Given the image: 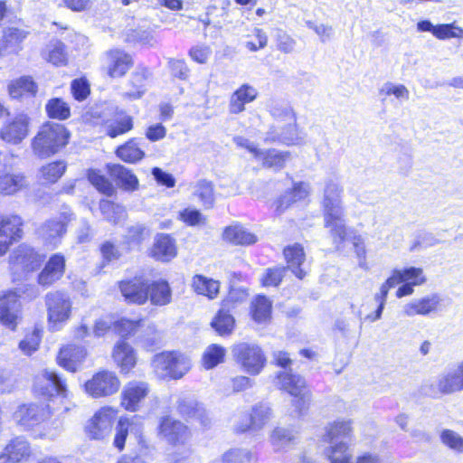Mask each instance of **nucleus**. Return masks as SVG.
Instances as JSON below:
<instances>
[{
  "label": "nucleus",
  "mask_w": 463,
  "mask_h": 463,
  "mask_svg": "<svg viewBox=\"0 0 463 463\" xmlns=\"http://www.w3.org/2000/svg\"><path fill=\"white\" fill-rule=\"evenodd\" d=\"M342 194L343 188L338 183L333 180L326 181L321 202L324 225L329 230L336 249H339L347 237Z\"/></svg>",
  "instance_id": "1"
},
{
  "label": "nucleus",
  "mask_w": 463,
  "mask_h": 463,
  "mask_svg": "<svg viewBox=\"0 0 463 463\" xmlns=\"http://www.w3.org/2000/svg\"><path fill=\"white\" fill-rule=\"evenodd\" d=\"M69 137L70 134L63 125L44 124L32 141L33 153L42 158L49 157L63 148Z\"/></svg>",
  "instance_id": "2"
},
{
  "label": "nucleus",
  "mask_w": 463,
  "mask_h": 463,
  "mask_svg": "<svg viewBox=\"0 0 463 463\" xmlns=\"http://www.w3.org/2000/svg\"><path fill=\"white\" fill-rule=\"evenodd\" d=\"M152 368L161 379H180L190 370L191 361L180 352H162L153 357Z\"/></svg>",
  "instance_id": "3"
},
{
  "label": "nucleus",
  "mask_w": 463,
  "mask_h": 463,
  "mask_svg": "<svg viewBox=\"0 0 463 463\" xmlns=\"http://www.w3.org/2000/svg\"><path fill=\"white\" fill-rule=\"evenodd\" d=\"M48 326L52 331L61 330L70 320L72 302L70 296L62 291L49 292L45 296Z\"/></svg>",
  "instance_id": "4"
},
{
  "label": "nucleus",
  "mask_w": 463,
  "mask_h": 463,
  "mask_svg": "<svg viewBox=\"0 0 463 463\" xmlns=\"http://www.w3.org/2000/svg\"><path fill=\"white\" fill-rule=\"evenodd\" d=\"M232 354L241 369L250 375L260 373L266 364V356L256 344L242 342L234 345Z\"/></svg>",
  "instance_id": "5"
},
{
  "label": "nucleus",
  "mask_w": 463,
  "mask_h": 463,
  "mask_svg": "<svg viewBox=\"0 0 463 463\" xmlns=\"http://www.w3.org/2000/svg\"><path fill=\"white\" fill-rule=\"evenodd\" d=\"M33 392L34 395L50 399L54 394L62 398L67 397V389L64 383L54 371L44 369L39 372L33 379Z\"/></svg>",
  "instance_id": "6"
},
{
  "label": "nucleus",
  "mask_w": 463,
  "mask_h": 463,
  "mask_svg": "<svg viewBox=\"0 0 463 463\" xmlns=\"http://www.w3.org/2000/svg\"><path fill=\"white\" fill-rule=\"evenodd\" d=\"M84 387L86 392L94 398L106 397L118 391L120 381L114 372L103 370L87 381Z\"/></svg>",
  "instance_id": "7"
},
{
  "label": "nucleus",
  "mask_w": 463,
  "mask_h": 463,
  "mask_svg": "<svg viewBox=\"0 0 463 463\" xmlns=\"http://www.w3.org/2000/svg\"><path fill=\"white\" fill-rule=\"evenodd\" d=\"M52 411L49 404L30 403L20 405L14 413V421L24 429H31L49 419Z\"/></svg>",
  "instance_id": "8"
},
{
  "label": "nucleus",
  "mask_w": 463,
  "mask_h": 463,
  "mask_svg": "<svg viewBox=\"0 0 463 463\" xmlns=\"http://www.w3.org/2000/svg\"><path fill=\"white\" fill-rule=\"evenodd\" d=\"M150 393L148 383L133 380L127 383L120 393V405L128 411H139L144 401Z\"/></svg>",
  "instance_id": "9"
},
{
  "label": "nucleus",
  "mask_w": 463,
  "mask_h": 463,
  "mask_svg": "<svg viewBox=\"0 0 463 463\" xmlns=\"http://www.w3.org/2000/svg\"><path fill=\"white\" fill-rule=\"evenodd\" d=\"M23 220L16 214H0V256L23 236Z\"/></svg>",
  "instance_id": "10"
},
{
  "label": "nucleus",
  "mask_w": 463,
  "mask_h": 463,
  "mask_svg": "<svg viewBox=\"0 0 463 463\" xmlns=\"http://www.w3.org/2000/svg\"><path fill=\"white\" fill-rule=\"evenodd\" d=\"M133 64L132 56L121 49H110L103 55V70L110 78L123 77Z\"/></svg>",
  "instance_id": "11"
},
{
  "label": "nucleus",
  "mask_w": 463,
  "mask_h": 463,
  "mask_svg": "<svg viewBox=\"0 0 463 463\" xmlns=\"http://www.w3.org/2000/svg\"><path fill=\"white\" fill-rule=\"evenodd\" d=\"M117 411L111 407L101 408L89 420L85 427L87 435L93 439H102L107 437L112 429Z\"/></svg>",
  "instance_id": "12"
},
{
  "label": "nucleus",
  "mask_w": 463,
  "mask_h": 463,
  "mask_svg": "<svg viewBox=\"0 0 463 463\" xmlns=\"http://www.w3.org/2000/svg\"><path fill=\"white\" fill-rule=\"evenodd\" d=\"M30 118L25 113L15 115L0 129V138L13 145L20 144L29 133Z\"/></svg>",
  "instance_id": "13"
},
{
  "label": "nucleus",
  "mask_w": 463,
  "mask_h": 463,
  "mask_svg": "<svg viewBox=\"0 0 463 463\" xmlns=\"http://www.w3.org/2000/svg\"><path fill=\"white\" fill-rule=\"evenodd\" d=\"M43 258L26 245L19 246L10 257L12 269L16 273L31 272L40 267Z\"/></svg>",
  "instance_id": "14"
},
{
  "label": "nucleus",
  "mask_w": 463,
  "mask_h": 463,
  "mask_svg": "<svg viewBox=\"0 0 463 463\" xmlns=\"http://www.w3.org/2000/svg\"><path fill=\"white\" fill-rule=\"evenodd\" d=\"M436 388L444 395L463 391V360L443 372L437 380Z\"/></svg>",
  "instance_id": "15"
},
{
  "label": "nucleus",
  "mask_w": 463,
  "mask_h": 463,
  "mask_svg": "<svg viewBox=\"0 0 463 463\" xmlns=\"http://www.w3.org/2000/svg\"><path fill=\"white\" fill-rule=\"evenodd\" d=\"M272 418V411L269 405L258 403L251 408L250 414L241 416V420L235 425L238 432L248 430H261Z\"/></svg>",
  "instance_id": "16"
},
{
  "label": "nucleus",
  "mask_w": 463,
  "mask_h": 463,
  "mask_svg": "<svg viewBox=\"0 0 463 463\" xmlns=\"http://www.w3.org/2000/svg\"><path fill=\"white\" fill-rule=\"evenodd\" d=\"M33 455V449L26 439L16 437L11 439L0 454V463H25Z\"/></svg>",
  "instance_id": "17"
},
{
  "label": "nucleus",
  "mask_w": 463,
  "mask_h": 463,
  "mask_svg": "<svg viewBox=\"0 0 463 463\" xmlns=\"http://www.w3.org/2000/svg\"><path fill=\"white\" fill-rule=\"evenodd\" d=\"M19 296L15 291H7L0 298V322L12 330L16 328L21 318Z\"/></svg>",
  "instance_id": "18"
},
{
  "label": "nucleus",
  "mask_w": 463,
  "mask_h": 463,
  "mask_svg": "<svg viewBox=\"0 0 463 463\" xmlns=\"http://www.w3.org/2000/svg\"><path fill=\"white\" fill-rule=\"evenodd\" d=\"M159 433L167 442L174 445L184 444L190 438L188 428L171 417L162 419Z\"/></svg>",
  "instance_id": "19"
},
{
  "label": "nucleus",
  "mask_w": 463,
  "mask_h": 463,
  "mask_svg": "<svg viewBox=\"0 0 463 463\" xmlns=\"http://www.w3.org/2000/svg\"><path fill=\"white\" fill-rule=\"evenodd\" d=\"M266 140L293 146L301 144L303 137L300 136L295 121L294 123L285 122L283 125H273L267 133Z\"/></svg>",
  "instance_id": "20"
},
{
  "label": "nucleus",
  "mask_w": 463,
  "mask_h": 463,
  "mask_svg": "<svg viewBox=\"0 0 463 463\" xmlns=\"http://www.w3.org/2000/svg\"><path fill=\"white\" fill-rule=\"evenodd\" d=\"M440 304V298L437 295L427 296L421 298L413 299L402 307V313L405 317H412L415 316H429L438 311Z\"/></svg>",
  "instance_id": "21"
},
{
  "label": "nucleus",
  "mask_w": 463,
  "mask_h": 463,
  "mask_svg": "<svg viewBox=\"0 0 463 463\" xmlns=\"http://www.w3.org/2000/svg\"><path fill=\"white\" fill-rule=\"evenodd\" d=\"M87 356V350L83 346L68 345L62 347L57 356L60 366L70 372H76Z\"/></svg>",
  "instance_id": "22"
},
{
  "label": "nucleus",
  "mask_w": 463,
  "mask_h": 463,
  "mask_svg": "<svg viewBox=\"0 0 463 463\" xmlns=\"http://www.w3.org/2000/svg\"><path fill=\"white\" fill-rule=\"evenodd\" d=\"M71 214L69 213H62L58 220L52 219L47 221L41 227L39 232L46 243L53 247L57 246L60 238L65 233V226L71 221Z\"/></svg>",
  "instance_id": "23"
},
{
  "label": "nucleus",
  "mask_w": 463,
  "mask_h": 463,
  "mask_svg": "<svg viewBox=\"0 0 463 463\" xmlns=\"http://www.w3.org/2000/svg\"><path fill=\"white\" fill-rule=\"evenodd\" d=\"M119 288L123 297L129 303L141 305L148 298V285L140 278L122 281Z\"/></svg>",
  "instance_id": "24"
},
{
  "label": "nucleus",
  "mask_w": 463,
  "mask_h": 463,
  "mask_svg": "<svg viewBox=\"0 0 463 463\" xmlns=\"http://www.w3.org/2000/svg\"><path fill=\"white\" fill-rule=\"evenodd\" d=\"M65 271V259L61 254L52 255L38 276V283L42 286H51L59 280Z\"/></svg>",
  "instance_id": "25"
},
{
  "label": "nucleus",
  "mask_w": 463,
  "mask_h": 463,
  "mask_svg": "<svg viewBox=\"0 0 463 463\" xmlns=\"http://www.w3.org/2000/svg\"><path fill=\"white\" fill-rule=\"evenodd\" d=\"M284 257L288 263V269H290L298 279H304L307 273L304 248L298 243L288 246L284 249Z\"/></svg>",
  "instance_id": "26"
},
{
  "label": "nucleus",
  "mask_w": 463,
  "mask_h": 463,
  "mask_svg": "<svg viewBox=\"0 0 463 463\" xmlns=\"http://www.w3.org/2000/svg\"><path fill=\"white\" fill-rule=\"evenodd\" d=\"M258 97V90L253 86L244 83L232 95L229 100V112L240 114L245 110V105L254 101Z\"/></svg>",
  "instance_id": "27"
},
{
  "label": "nucleus",
  "mask_w": 463,
  "mask_h": 463,
  "mask_svg": "<svg viewBox=\"0 0 463 463\" xmlns=\"http://www.w3.org/2000/svg\"><path fill=\"white\" fill-rule=\"evenodd\" d=\"M142 430L141 418L133 416L131 418L121 417L117 426V432L114 439L115 447L122 450L125 446L128 435L134 434L138 437Z\"/></svg>",
  "instance_id": "28"
},
{
  "label": "nucleus",
  "mask_w": 463,
  "mask_h": 463,
  "mask_svg": "<svg viewBox=\"0 0 463 463\" xmlns=\"http://www.w3.org/2000/svg\"><path fill=\"white\" fill-rule=\"evenodd\" d=\"M112 358L122 373H128L137 364V354L134 348L124 341L115 345Z\"/></svg>",
  "instance_id": "29"
},
{
  "label": "nucleus",
  "mask_w": 463,
  "mask_h": 463,
  "mask_svg": "<svg viewBox=\"0 0 463 463\" xmlns=\"http://www.w3.org/2000/svg\"><path fill=\"white\" fill-rule=\"evenodd\" d=\"M152 256L160 261H170L177 255V247L175 239L168 234L160 233L155 237L152 247Z\"/></svg>",
  "instance_id": "30"
},
{
  "label": "nucleus",
  "mask_w": 463,
  "mask_h": 463,
  "mask_svg": "<svg viewBox=\"0 0 463 463\" xmlns=\"http://www.w3.org/2000/svg\"><path fill=\"white\" fill-rule=\"evenodd\" d=\"M394 287L400 283H410L413 286H420L426 281L423 270L420 268L409 267L405 269H395L389 277Z\"/></svg>",
  "instance_id": "31"
},
{
  "label": "nucleus",
  "mask_w": 463,
  "mask_h": 463,
  "mask_svg": "<svg viewBox=\"0 0 463 463\" xmlns=\"http://www.w3.org/2000/svg\"><path fill=\"white\" fill-rule=\"evenodd\" d=\"M290 159V153L277 149L260 150L256 160L261 162L264 167L280 170Z\"/></svg>",
  "instance_id": "32"
},
{
  "label": "nucleus",
  "mask_w": 463,
  "mask_h": 463,
  "mask_svg": "<svg viewBox=\"0 0 463 463\" xmlns=\"http://www.w3.org/2000/svg\"><path fill=\"white\" fill-rule=\"evenodd\" d=\"M310 194V186L307 183L295 184L292 190L286 192L276 203L277 211L282 213L292 203L306 199Z\"/></svg>",
  "instance_id": "33"
},
{
  "label": "nucleus",
  "mask_w": 463,
  "mask_h": 463,
  "mask_svg": "<svg viewBox=\"0 0 463 463\" xmlns=\"http://www.w3.org/2000/svg\"><path fill=\"white\" fill-rule=\"evenodd\" d=\"M25 37L24 31H5L0 40V55L17 54Z\"/></svg>",
  "instance_id": "34"
},
{
  "label": "nucleus",
  "mask_w": 463,
  "mask_h": 463,
  "mask_svg": "<svg viewBox=\"0 0 463 463\" xmlns=\"http://www.w3.org/2000/svg\"><path fill=\"white\" fill-rule=\"evenodd\" d=\"M277 385L290 395H299V392L307 387L304 378L286 371L278 373Z\"/></svg>",
  "instance_id": "35"
},
{
  "label": "nucleus",
  "mask_w": 463,
  "mask_h": 463,
  "mask_svg": "<svg viewBox=\"0 0 463 463\" xmlns=\"http://www.w3.org/2000/svg\"><path fill=\"white\" fill-rule=\"evenodd\" d=\"M352 433L351 420H335L326 427L324 439L328 443L345 441Z\"/></svg>",
  "instance_id": "36"
},
{
  "label": "nucleus",
  "mask_w": 463,
  "mask_h": 463,
  "mask_svg": "<svg viewBox=\"0 0 463 463\" xmlns=\"http://www.w3.org/2000/svg\"><path fill=\"white\" fill-rule=\"evenodd\" d=\"M192 288L197 294L207 297L209 299H214L220 291V282L197 274L193 277Z\"/></svg>",
  "instance_id": "37"
},
{
  "label": "nucleus",
  "mask_w": 463,
  "mask_h": 463,
  "mask_svg": "<svg viewBox=\"0 0 463 463\" xmlns=\"http://www.w3.org/2000/svg\"><path fill=\"white\" fill-rule=\"evenodd\" d=\"M43 58L56 67L66 66L69 61L66 47L60 41H52L46 45Z\"/></svg>",
  "instance_id": "38"
},
{
  "label": "nucleus",
  "mask_w": 463,
  "mask_h": 463,
  "mask_svg": "<svg viewBox=\"0 0 463 463\" xmlns=\"http://www.w3.org/2000/svg\"><path fill=\"white\" fill-rule=\"evenodd\" d=\"M223 239L235 245H250L257 241L253 233L248 232L243 226L234 224L227 227L223 232Z\"/></svg>",
  "instance_id": "39"
},
{
  "label": "nucleus",
  "mask_w": 463,
  "mask_h": 463,
  "mask_svg": "<svg viewBox=\"0 0 463 463\" xmlns=\"http://www.w3.org/2000/svg\"><path fill=\"white\" fill-rule=\"evenodd\" d=\"M28 182L23 174H5L0 175V194H14L26 188Z\"/></svg>",
  "instance_id": "40"
},
{
  "label": "nucleus",
  "mask_w": 463,
  "mask_h": 463,
  "mask_svg": "<svg viewBox=\"0 0 463 463\" xmlns=\"http://www.w3.org/2000/svg\"><path fill=\"white\" fill-rule=\"evenodd\" d=\"M109 173L116 179L118 184L127 191H134L138 186V180L128 168L121 165H111L109 166Z\"/></svg>",
  "instance_id": "41"
},
{
  "label": "nucleus",
  "mask_w": 463,
  "mask_h": 463,
  "mask_svg": "<svg viewBox=\"0 0 463 463\" xmlns=\"http://www.w3.org/2000/svg\"><path fill=\"white\" fill-rule=\"evenodd\" d=\"M148 296L153 305L164 306L171 300V288L166 281L161 280L148 286Z\"/></svg>",
  "instance_id": "42"
},
{
  "label": "nucleus",
  "mask_w": 463,
  "mask_h": 463,
  "mask_svg": "<svg viewBox=\"0 0 463 463\" xmlns=\"http://www.w3.org/2000/svg\"><path fill=\"white\" fill-rule=\"evenodd\" d=\"M271 301L264 296H258L251 303V316L255 322L264 324L271 317Z\"/></svg>",
  "instance_id": "43"
},
{
  "label": "nucleus",
  "mask_w": 463,
  "mask_h": 463,
  "mask_svg": "<svg viewBox=\"0 0 463 463\" xmlns=\"http://www.w3.org/2000/svg\"><path fill=\"white\" fill-rule=\"evenodd\" d=\"M133 128L132 118L120 111L116 113L114 119L107 124V134L110 137H116L125 134Z\"/></svg>",
  "instance_id": "44"
},
{
  "label": "nucleus",
  "mask_w": 463,
  "mask_h": 463,
  "mask_svg": "<svg viewBox=\"0 0 463 463\" xmlns=\"http://www.w3.org/2000/svg\"><path fill=\"white\" fill-rule=\"evenodd\" d=\"M325 455L330 463H350L352 458V453L345 441L330 443L325 450Z\"/></svg>",
  "instance_id": "45"
},
{
  "label": "nucleus",
  "mask_w": 463,
  "mask_h": 463,
  "mask_svg": "<svg viewBox=\"0 0 463 463\" xmlns=\"http://www.w3.org/2000/svg\"><path fill=\"white\" fill-rule=\"evenodd\" d=\"M9 94L14 99H18L25 93L35 94L37 86L31 77L24 76L13 80L8 85Z\"/></svg>",
  "instance_id": "46"
},
{
  "label": "nucleus",
  "mask_w": 463,
  "mask_h": 463,
  "mask_svg": "<svg viewBox=\"0 0 463 463\" xmlns=\"http://www.w3.org/2000/svg\"><path fill=\"white\" fill-rule=\"evenodd\" d=\"M226 350L224 347L213 344L203 352L202 364L206 369H213L224 361Z\"/></svg>",
  "instance_id": "47"
},
{
  "label": "nucleus",
  "mask_w": 463,
  "mask_h": 463,
  "mask_svg": "<svg viewBox=\"0 0 463 463\" xmlns=\"http://www.w3.org/2000/svg\"><path fill=\"white\" fill-rule=\"evenodd\" d=\"M392 288H394V285L391 281V279L388 278L385 280V282H383L381 285V287L379 288V292H377L373 297L374 301L378 305V307L375 310V313L373 315H368L366 317V319H368L372 322H374L382 317V314H383V311L385 304H386L388 293H389L390 289H392Z\"/></svg>",
  "instance_id": "48"
},
{
  "label": "nucleus",
  "mask_w": 463,
  "mask_h": 463,
  "mask_svg": "<svg viewBox=\"0 0 463 463\" xmlns=\"http://www.w3.org/2000/svg\"><path fill=\"white\" fill-rule=\"evenodd\" d=\"M99 209L105 219L113 223H118L127 215L122 205L116 204L109 200H101L99 202Z\"/></svg>",
  "instance_id": "49"
},
{
  "label": "nucleus",
  "mask_w": 463,
  "mask_h": 463,
  "mask_svg": "<svg viewBox=\"0 0 463 463\" xmlns=\"http://www.w3.org/2000/svg\"><path fill=\"white\" fill-rule=\"evenodd\" d=\"M233 317L222 308L212 321L211 325L220 335H230L234 328Z\"/></svg>",
  "instance_id": "50"
},
{
  "label": "nucleus",
  "mask_w": 463,
  "mask_h": 463,
  "mask_svg": "<svg viewBox=\"0 0 463 463\" xmlns=\"http://www.w3.org/2000/svg\"><path fill=\"white\" fill-rule=\"evenodd\" d=\"M116 154L120 159L128 163H136L141 160L145 155L134 140L120 146L117 149Z\"/></svg>",
  "instance_id": "51"
},
{
  "label": "nucleus",
  "mask_w": 463,
  "mask_h": 463,
  "mask_svg": "<svg viewBox=\"0 0 463 463\" xmlns=\"http://www.w3.org/2000/svg\"><path fill=\"white\" fill-rule=\"evenodd\" d=\"M42 340V330L34 328L25 335L24 338L18 345L19 350L27 356L32 355L40 346Z\"/></svg>",
  "instance_id": "52"
},
{
  "label": "nucleus",
  "mask_w": 463,
  "mask_h": 463,
  "mask_svg": "<svg viewBox=\"0 0 463 463\" xmlns=\"http://www.w3.org/2000/svg\"><path fill=\"white\" fill-rule=\"evenodd\" d=\"M45 109L50 118L60 120L66 119L71 115L69 105L59 98L50 99L45 106Z\"/></svg>",
  "instance_id": "53"
},
{
  "label": "nucleus",
  "mask_w": 463,
  "mask_h": 463,
  "mask_svg": "<svg viewBox=\"0 0 463 463\" xmlns=\"http://www.w3.org/2000/svg\"><path fill=\"white\" fill-rule=\"evenodd\" d=\"M439 439L441 443L458 454H463V437L458 432L445 429L440 431Z\"/></svg>",
  "instance_id": "54"
},
{
  "label": "nucleus",
  "mask_w": 463,
  "mask_h": 463,
  "mask_svg": "<svg viewBox=\"0 0 463 463\" xmlns=\"http://www.w3.org/2000/svg\"><path fill=\"white\" fill-rule=\"evenodd\" d=\"M66 170V165L63 161H55L40 169L41 178L47 183H55L61 177Z\"/></svg>",
  "instance_id": "55"
},
{
  "label": "nucleus",
  "mask_w": 463,
  "mask_h": 463,
  "mask_svg": "<svg viewBox=\"0 0 463 463\" xmlns=\"http://www.w3.org/2000/svg\"><path fill=\"white\" fill-rule=\"evenodd\" d=\"M125 41L133 45L154 46L157 43L152 31H128Z\"/></svg>",
  "instance_id": "56"
},
{
  "label": "nucleus",
  "mask_w": 463,
  "mask_h": 463,
  "mask_svg": "<svg viewBox=\"0 0 463 463\" xmlns=\"http://www.w3.org/2000/svg\"><path fill=\"white\" fill-rule=\"evenodd\" d=\"M194 194L206 207H211L214 201L213 185L211 182L201 180L194 187Z\"/></svg>",
  "instance_id": "57"
},
{
  "label": "nucleus",
  "mask_w": 463,
  "mask_h": 463,
  "mask_svg": "<svg viewBox=\"0 0 463 463\" xmlns=\"http://www.w3.org/2000/svg\"><path fill=\"white\" fill-rule=\"evenodd\" d=\"M88 178L91 184L105 195L111 196L114 194L115 188L113 184L104 175H101L99 172L96 170L89 171Z\"/></svg>",
  "instance_id": "58"
},
{
  "label": "nucleus",
  "mask_w": 463,
  "mask_h": 463,
  "mask_svg": "<svg viewBox=\"0 0 463 463\" xmlns=\"http://www.w3.org/2000/svg\"><path fill=\"white\" fill-rule=\"evenodd\" d=\"M379 92L385 97L392 95L401 102L407 101L410 99V91L402 84L386 82L382 86Z\"/></svg>",
  "instance_id": "59"
},
{
  "label": "nucleus",
  "mask_w": 463,
  "mask_h": 463,
  "mask_svg": "<svg viewBox=\"0 0 463 463\" xmlns=\"http://www.w3.org/2000/svg\"><path fill=\"white\" fill-rule=\"evenodd\" d=\"M269 439L274 449L280 450L294 439V435L290 430L278 427L272 430Z\"/></svg>",
  "instance_id": "60"
},
{
  "label": "nucleus",
  "mask_w": 463,
  "mask_h": 463,
  "mask_svg": "<svg viewBox=\"0 0 463 463\" xmlns=\"http://www.w3.org/2000/svg\"><path fill=\"white\" fill-rule=\"evenodd\" d=\"M269 111L277 121L275 125H283L285 122L294 123L296 121L293 110L287 105L274 104Z\"/></svg>",
  "instance_id": "61"
},
{
  "label": "nucleus",
  "mask_w": 463,
  "mask_h": 463,
  "mask_svg": "<svg viewBox=\"0 0 463 463\" xmlns=\"http://www.w3.org/2000/svg\"><path fill=\"white\" fill-rule=\"evenodd\" d=\"M269 111L277 121L275 125H283L285 122L294 123L296 121L293 110L287 105L274 104Z\"/></svg>",
  "instance_id": "62"
},
{
  "label": "nucleus",
  "mask_w": 463,
  "mask_h": 463,
  "mask_svg": "<svg viewBox=\"0 0 463 463\" xmlns=\"http://www.w3.org/2000/svg\"><path fill=\"white\" fill-rule=\"evenodd\" d=\"M292 396L294 397L292 405L295 408L298 415L302 416L306 414L311 402V394L308 388L307 387L303 389V391H300L299 395Z\"/></svg>",
  "instance_id": "63"
},
{
  "label": "nucleus",
  "mask_w": 463,
  "mask_h": 463,
  "mask_svg": "<svg viewBox=\"0 0 463 463\" xmlns=\"http://www.w3.org/2000/svg\"><path fill=\"white\" fill-rule=\"evenodd\" d=\"M71 90L76 100L82 101L90 93V83L84 78L75 79L71 83Z\"/></svg>",
  "instance_id": "64"
}]
</instances>
